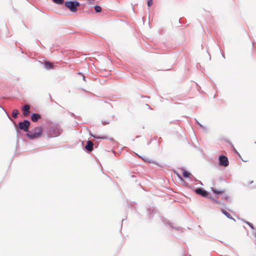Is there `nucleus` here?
Masks as SVG:
<instances>
[{
  "mask_svg": "<svg viewBox=\"0 0 256 256\" xmlns=\"http://www.w3.org/2000/svg\"><path fill=\"white\" fill-rule=\"evenodd\" d=\"M193 178V180L192 181L194 182H196L198 180L195 178L194 177V176H192V178Z\"/></svg>",
  "mask_w": 256,
  "mask_h": 256,
  "instance_id": "37",
  "label": "nucleus"
},
{
  "mask_svg": "<svg viewBox=\"0 0 256 256\" xmlns=\"http://www.w3.org/2000/svg\"><path fill=\"white\" fill-rule=\"evenodd\" d=\"M147 213L148 214V218L152 220L156 213V210L154 208H150L147 210Z\"/></svg>",
  "mask_w": 256,
  "mask_h": 256,
  "instance_id": "9",
  "label": "nucleus"
},
{
  "mask_svg": "<svg viewBox=\"0 0 256 256\" xmlns=\"http://www.w3.org/2000/svg\"><path fill=\"white\" fill-rule=\"evenodd\" d=\"M200 184L201 185H203L202 183L201 182H200Z\"/></svg>",
  "mask_w": 256,
  "mask_h": 256,
  "instance_id": "53",
  "label": "nucleus"
},
{
  "mask_svg": "<svg viewBox=\"0 0 256 256\" xmlns=\"http://www.w3.org/2000/svg\"><path fill=\"white\" fill-rule=\"evenodd\" d=\"M86 144H94L90 140H88Z\"/></svg>",
  "mask_w": 256,
  "mask_h": 256,
  "instance_id": "36",
  "label": "nucleus"
},
{
  "mask_svg": "<svg viewBox=\"0 0 256 256\" xmlns=\"http://www.w3.org/2000/svg\"><path fill=\"white\" fill-rule=\"evenodd\" d=\"M124 148V147H122V146H120V147H118V152H116L114 148H112L111 150L112 151V153L114 154V155H116L117 154H120L121 152V150H123Z\"/></svg>",
  "mask_w": 256,
  "mask_h": 256,
  "instance_id": "18",
  "label": "nucleus"
},
{
  "mask_svg": "<svg viewBox=\"0 0 256 256\" xmlns=\"http://www.w3.org/2000/svg\"><path fill=\"white\" fill-rule=\"evenodd\" d=\"M238 219L241 220L244 222H247L246 220H244V219H242V218H238Z\"/></svg>",
  "mask_w": 256,
  "mask_h": 256,
  "instance_id": "42",
  "label": "nucleus"
},
{
  "mask_svg": "<svg viewBox=\"0 0 256 256\" xmlns=\"http://www.w3.org/2000/svg\"><path fill=\"white\" fill-rule=\"evenodd\" d=\"M198 124L200 126V128H202L204 126L202 124H200V122Z\"/></svg>",
  "mask_w": 256,
  "mask_h": 256,
  "instance_id": "39",
  "label": "nucleus"
},
{
  "mask_svg": "<svg viewBox=\"0 0 256 256\" xmlns=\"http://www.w3.org/2000/svg\"><path fill=\"white\" fill-rule=\"evenodd\" d=\"M202 130L205 132H208V128L206 126H204L202 128H201Z\"/></svg>",
  "mask_w": 256,
  "mask_h": 256,
  "instance_id": "30",
  "label": "nucleus"
},
{
  "mask_svg": "<svg viewBox=\"0 0 256 256\" xmlns=\"http://www.w3.org/2000/svg\"><path fill=\"white\" fill-rule=\"evenodd\" d=\"M29 110L30 106L28 105H24L22 108V110L25 116H28L30 114Z\"/></svg>",
  "mask_w": 256,
  "mask_h": 256,
  "instance_id": "15",
  "label": "nucleus"
},
{
  "mask_svg": "<svg viewBox=\"0 0 256 256\" xmlns=\"http://www.w3.org/2000/svg\"><path fill=\"white\" fill-rule=\"evenodd\" d=\"M180 169L182 170V176L184 178H192V176H193L192 174L190 172L186 170L184 168L182 167Z\"/></svg>",
  "mask_w": 256,
  "mask_h": 256,
  "instance_id": "10",
  "label": "nucleus"
},
{
  "mask_svg": "<svg viewBox=\"0 0 256 256\" xmlns=\"http://www.w3.org/2000/svg\"><path fill=\"white\" fill-rule=\"evenodd\" d=\"M222 200H225L229 203L232 202V199L228 196H225L222 197Z\"/></svg>",
  "mask_w": 256,
  "mask_h": 256,
  "instance_id": "21",
  "label": "nucleus"
},
{
  "mask_svg": "<svg viewBox=\"0 0 256 256\" xmlns=\"http://www.w3.org/2000/svg\"><path fill=\"white\" fill-rule=\"evenodd\" d=\"M94 10L96 13L100 12L102 11V8L98 5H96L94 6Z\"/></svg>",
  "mask_w": 256,
  "mask_h": 256,
  "instance_id": "23",
  "label": "nucleus"
},
{
  "mask_svg": "<svg viewBox=\"0 0 256 256\" xmlns=\"http://www.w3.org/2000/svg\"><path fill=\"white\" fill-rule=\"evenodd\" d=\"M253 182H254V181H253V180H251V181H250V182H249L248 184H252Z\"/></svg>",
  "mask_w": 256,
  "mask_h": 256,
  "instance_id": "46",
  "label": "nucleus"
},
{
  "mask_svg": "<svg viewBox=\"0 0 256 256\" xmlns=\"http://www.w3.org/2000/svg\"><path fill=\"white\" fill-rule=\"evenodd\" d=\"M240 158L242 159V160H243V162H245L244 160H243V159L242 158Z\"/></svg>",
  "mask_w": 256,
  "mask_h": 256,
  "instance_id": "56",
  "label": "nucleus"
},
{
  "mask_svg": "<svg viewBox=\"0 0 256 256\" xmlns=\"http://www.w3.org/2000/svg\"><path fill=\"white\" fill-rule=\"evenodd\" d=\"M98 146V145H96V146H95V148H97V146Z\"/></svg>",
  "mask_w": 256,
  "mask_h": 256,
  "instance_id": "58",
  "label": "nucleus"
},
{
  "mask_svg": "<svg viewBox=\"0 0 256 256\" xmlns=\"http://www.w3.org/2000/svg\"><path fill=\"white\" fill-rule=\"evenodd\" d=\"M244 223H245L247 225H248V226H250V228L252 230H253V231H254V230H256V229H255V228H254V224H253L252 223H251V222H248V221H247V222H244Z\"/></svg>",
  "mask_w": 256,
  "mask_h": 256,
  "instance_id": "24",
  "label": "nucleus"
},
{
  "mask_svg": "<svg viewBox=\"0 0 256 256\" xmlns=\"http://www.w3.org/2000/svg\"><path fill=\"white\" fill-rule=\"evenodd\" d=\"M198 124L200 126V128H202L204 126L202 124H200V122Z\"/></svg>",
  "mask_w": 256,
  "mask_h": 256,
  "instance_id": "40",
  "label": "nucleus"
},
{
  "mask_svg": "<svg viewBox=\"0 0 256 256\" xmlns=\"http://www.w3.org/2000/svg\"><path fill=\"white\" fill-rule=\"evenodd\" d=\"M82 148L84 150L85 152H92L94 148V145H82Z\"/></svg>",
  "mask_w": 256,
  "mask_h": 256,
  "instance_id": "14",
  "label": "nucleus"
},
{
  "mask_svg": "<svg viewBox=\"0 0 256 256\" xmlns=\"http://www.w3.org/2000/svg\"><path fill=\"white\" fill-rule=\"evenodd\" d=\"M148 162H149V163L154 164H155L156 165L158 164V162H156L154 161V160H149Z\"/></svg>",
  "mask_w": 256,
  "mask_h": 256,
  "instance_id": "34",
  "label": "nucleus"
},
{
  "mask_svg": "<svg viewBox=\"0 0 256 256\" xmlns=\"http://www.w3.org/2000/svg\"><path fill=\"white\" fill-rule=\"evenodd\" d=\"M90 135H91V136L94 137V138H97V139H106V138H107L106 136H98L96 135H93L92 134H90Z\"/></svg>",
  "mask_w": 256,
  "mask_h": 256,
  "instance_id": "28",
  "label": "nucleus"
},
{
  "mask_svg": "<svg viewBox=\"0 0 256 256\" xmlns=\"http://www.w3.org/2000/svg\"><path fill=\"white\" fill-rule=\"evenodd\" d=\"M158 152H160V151H162V148H160V146H159V145H158Z\"/></svg>",
  "mask_w": 256,
  "mask_h": 256,
  "instance_id": "38",
  "label": "nucleus"
},
{
  "mask_svg": "<svg viewBox=\"0 0 256 256\" xmlns=\"http://www.w3.org/2000/svg\"><path fill=\"white\" fill-rule=\"evenodd\" d=\"M69 113L70 114V116L74 118H78V116H76L74 113L72 112H69Z\"/></svg>",
  "mask_w": 256,
  "mask_h": 256,
  "instance_id": "33",
  "label": "nucleus"
},
{
  "mask_svg": "<svg viewBox=\"0 0 256 256\" xmlns=\"http://www.w3.org/2000/svg\"><path fill=\"white\" fill-rule=\"evenodd\" d=\"M146 106H148L149 108H150V106L148 104H146Z\"/></svg>",
  "mask_w": 256,
  "mask_h": 256,
  "instance_id": "51",
  "label": "nucleus"
},
{
  "mask_svg": "<svg viewBox=\"0 0 256 256\" xmlns=\"http://www.w3.org/2000/svg\"><path fill=\"white\" fill-rule=\"evenodd\" d=\"M143 97H144V98H150L148 96H144Z\"/></svg>",
  "mask_w": 256,
  "mask_h": 256,
  "instance_id": "52",
  "label": "nucleus"
},
{
  "mask_svg": "<svg viewBox=\"0 0 256 256\" xmlns=\"http://www.w3.org/2000/svg\"><path fill=\"white\" fill-rule=\"evenodd\" d=\"M43 64L46 69H50L52 67L51 63L48 60H45Z\"/></svg>",
  "mask_w": 256,
  "mask_h": 256,
  "instance_id": "17",
  "label": "nucleus"
},
{
  "mask_svg": "<svg viewBox=\"0 0 256 256\" xmlns=\"http://www.w3.org/2000/svg\"><path fill=\"white\" fill-rule=\"evenodd\" d=\"M220 142H226L228 144H232L230 139L226 137H222L220 138Z\"/></svg>",
  "mask_w": 256,
  "mask_h": 256,
  "instance_id": "19",
  "label": "nucleus"
},
{
  "mask_svg": "<svg viewBox=\"0 0 256 256\" xmlns=\"http://www.w3.org/2000/svg\"><path fill=\"white\" fill-rule=\"evenodd\" d=\"M102 124L103 125H106V124H109V122H104V121H102Z\"/></svg>",
  "mask_w": 256,
  "mask_h": 256,
  "instance_id": "35",
  "label": "nucleus"
},
{
  "mask_svg": "<svg viewBox=\"0 0 256 256\" xmlns=\"http://www.w3.org/2000/svg\"><path fill=\"white\" fill-rule=\"evenodd\" d=\"M82 80H83L86 82V77L84 75H82Z\"/></svg>",
  "mask_w": 256,
  "mask_h": 256,
  "instance_id": "44",
  "label": "nucleus"
},
{
  "mask_svg": "<svg viewBox=\"0 0 256 256\" xmlns=\"http://www.w3.org/2000/svg\"><path fill=\"white\" fill-rule=\"evenodd\" d=\"M152 0H148L147 2V4L148 6H150L152 4Z\"/></svg>",
  "mask_w": 256,
  "mask_h": 256,
  "instance_id": "31",
  "label": "nucleus"
},
{
  "mask_svg": "<svg viewBox=\"0 0 256 256\" xmlns=\"http://www.w3.org/2000/svg\"><path fill=\"white\" fill-rule=\"evenodd\" d=\"M217 204L224 207L226 204L224 202H222L221 201H220L218 200L217 199L214 198V200Z\"/></svg>",
  "mask_w": 256,
  "mask_h": 256,
  "instance_id": "20",
  "label": "nucleus"
},
{
  "mask_svg": "<svg viewBox=\"0 0 256 256\" xmlns=\"http://www.w3.org/2000/svg\"><path fill=\"white\" fill-rule=\"evenodd\" d=\"M110 141H111V142H113L114 141V140L113 138H110Z\"/></svg>",
  "mask_w": 256,
  "mask_h": 256,
  "instance_id": "47",
  "label": "nucleus"
},
{
  "mask_svg": "<svg viewBox=\"0 0 256 256\" xmlns=\"http://www.w3.org/2000/svg\"><path fill=\"white\" fill-rule=\"evenodd\" d=\"M210 190L214 194H215L216 197H218L219 196L222 195L224 192L225 191L224 190H218L214 187H211Z\"/></svg>",
  "mask_w": 256,
  "mask_h": 256,
  "instance_id": "11",
  "label": "nucleus"
},
{
  "mask_svg": "<svg viewBox=\"0 0 256 256\" xmlns=\"http://www.w3.org/2000/svg\"><path fill=\"white\" fill-rule=\"evenodd\" d=\"M52 2L58 4H64V0H52Z\"/></svg>",
  "mask_w": 256,
  "mask_h": 256,
  "instance_id": "26",
  "label": "nucleus"
},
{
  "mask_svg": "<svg viewBox=\"0 0 256 256\" xmlns=\"http://www.w3.org/2000/svg\"><path fill=\"white\" fill-rule=\"evenodd\" d=\"M179 22L180 23V19L179 20Z\"/></svg>",
  "mask_w": 256,
  "mask_h": 256,
  "instance_id": "57",
  "label": "nucleus"
},
{
  "mask_svg": "<svg viewBox=\"0 0 256 256\" xmlns=\"http://www.w3.org/2000/svg\"><path fill=\"white\" fill-rule=\"evenodd\" d=\"M206 198H209V199H210L212 200H214V198L213 197V196L211 194L210 192V194H208V197H206Z\"/></svg>",
  "mask_w": 256,
  "mask_h": 256,
  "instance_id": "32",
  "label": "nucleus"
},
{
  "mask_svg": "<svg viewBox=\"0 0 256 256\" xmlns=\"http://www.w3.org/2000/svg\"><path fill=\"white\" fill-rule=\"evenodd\" d=\"M194 192L202 197L206 198L210 194V192L206 190L205 189L202 187L198 188L194 190Z\"/></svg>",
  "mask_w": 256,
  "mask_h": 256,
  "instance_id": "6",
  "label": "nucleus"
},
{
  "mask_svg": "<svg viewBox=\"0 0 256 256\" xmlns=\"http://www.w3.org/2000/svg\"><path fill=\"white\" fill-rule=\"evenodd\" d=\"M184 183V184L186 186H188V183L186 182L184 180V182H183Z\"/></svg>",
  "mask_w": 256,
  "mask_h": 256,
  "instance_id": "43",
  "label": "nucleus"
},
{
  "mask_svg": "<svg viewBox=\"0 0 256 256\" xmlns=\"http://www.w3.org/2000/svg\"><path fill=\"white\" fill-rule=\"evenodd\" d=\"M222 213L224 214L228 218L232 220L234 222H236V220L230 215V214L224 208L221 209Z\"/></svg>",
  "mask_w": 256,
  "mask_h": 256,
  "instance_id": "12",
  "label": "nucleus"
},
{
  "mask_svg": "<svg viewBox=\"0 0 256 256\" xmlns=\"http://www.w3.org/2000/svg\"><path fill=\"white\" fill-rule=\"evenodd\" d=\"M193 146H194V148H195V150H196L198 151L202 155H203V150H202V149L201 148H200V146H198L197 145H193Z\"/></svg>",
  "mask_w": 256,
  "mask_h": 256,
  "instance_id": "22",
  "label": "nucleus"
},
{
  "mask_svg": "<svg viewBox=\"0 0 256 256\" xmlns=\"http://www.w3.org/2000/svg\"><path fill=\"white\" fill-rule=\"evenodd\" d=\"M44 131V130L42 126H37L27 132L26 136L30 140L38 139L42 136Z\"/></svg>",
  "mask_w": 256,
  "mask_h": 256,
  "instance_id": "2",
  "label": "nucleus"
},
{
  "mask_svg": "<svg viewBox=\"0 0 256 256\" xmlns=\"http://www.w3.org/2000/svg\"><path fill=\"white\" fill-rule=\"evenodd\" d=\"M64 5L70 10V12H76L78 10V8L80 5V3L76 0H66L64 2Z\"/></svg>",
  "mask_w": 256,
  "mask_h": 256,
  "instance_id": "3",
  "label": "nucleus"
},
{
  "mask_svg": "<svg viewBox=\"0 0 256 256\" xmlns=\"http://www.w3.org/2000/svg\"><path fill=\"white\" fill-rule=\"evenodd\" d=\"M54 102V103H56L58 105V104L57 102Z\"/></svg>",
  "mask_w": 256,
  "mask_h": 256,
  "instance_id": "59",
  "label": "nucleus"
},
{
  "mask_svg": "<svg viewBox=\"0 0 256 256\" xmlns=\"http://www.w3.org/2000/svg\"><path fill=\"white\" fill-rule=\"evenodd\" d=\"M128 206L129 208H132L134 210L136 209V203L134 202L126 201Z\"/></svg>",
  "mask_w": 256,
  "mask_h": 256,
  "instance_id": "16",
  "label": "nucleus"
},
{
  "mask_svg": "<svg viewBox=\"0 0 256 256\" xmlns=\"http://www.w3.org/2000/svg\"><path fill=\"white\" fill-rule=\"evenodd\" d=\"M124 219H122V223H123V222H124Z\"/></svg>",
  "mask_w": 256,
  "mask_h": 256,
  "instance_id": "50",
  "label": "nucleus"
},
{
  "mask_svg": "<svg viewBox=\"0 0 256 256\" xmlns=\"http://www.w3.org/2000/svg\"><path fill=\"white\" fill-rule=\"evenodd\" d=\"M162 222L164 223V224H165V225L168 224L171 228H172L173 229H174L176 230H180V227L174 226V224L172 222H170L168 219L162 217Z\"/></svg>",
  "mask_w": 256,
  "mask_h": 256,
  "instance_id": "8",
  "label": "nucleus"
},
{
  "mask_svg": "<svg viewBox=\"0 0 256 256\" xmlns=\"http://www.w3.org/2000/svg\"><path fill=\"white\" fill-rule=\"evenodd\" d=\"M174 173L176 174L182 182H184V180L182 178V177L180 174L176 170H174Z\"/></svg>",
  "mask_w": 256,
  "mask_h": 256,
  "instance_id": "27",
  "label": "nucleus"
},
{
  "mask_svg": "<svg viewBox=\"0 0 256 256\" xmlns=\"http://www.w3.org/2000/svg\"><path fill=\"white\" fill-rule=\"evenodd\" d=\"M231 146H232V150L240 158H241V156H240V154L234 148V145H231Z\"/></svg>",
  "mask_w": 256,
  "mask_h": 256,
  "instance_id": "29",
  "label": "nucleus"
},
{
  "mask_svg": "<svg viewBox=\"0 0 256 256\" xmlns=\"http://www.w3.org/2000/svg\"><path fill=\"white\" fill-rule=\"evenodd\" d=\"M30 118L32 121L36 122L41 118V116L38 113H32L30 116Z\"/></svg>",
  "mask_w": 256,
  "mask_h": 256,
  "instance_id": "13",
  "label": "nucleus"
},
{
  "mask_svg": "<svg viewBox=\"0 0 256 256\" xmlns=\"http://www.w3.org/2000/svg\"><path fill=\"white\" fill-rule=\"evenodd\" d=\"M194 120L196 124H198L199 123V122L196 118H194Z\"/></svg>",
  "mask_w": 256,
  "mask_h": 256,
  "instance_id": "45",
  "label": "nucleus"
},
{
  "mask_svg": "<svg viewBox=\"0 0 256 256\" xmlns=\"http://www.w3.org/2000/svg\"><path fill=\"white\" fill-rule=\"evenodd\" d=\"M27 145H16V152L15 154H19L21 152H23L28 150L26 148Z\"/></svg>",
  "mask_w": 256,
  "mask_h": 256,
  "instance_id": "7",
  "label": "nucleus"
},
{
  "mask_svg": "<svg viewBox=\"0 0 256 256\" xmlns=\"http://www.w3.org/2000/svg\"><path fill=\"white\" fill-rule=\"evenodd\" d=\"M142 158L144 161H146V159H144V158Z\"/></svg>",
  "mask_w": 256,
  "mask_h": 256,
  "instance_id": "54",
  "label": "nucleus"
},
{
  "mask_svg": "<svg viewBox=\"0 0 256 256\" xmlns=\"http://www.w3.org/2000/svg\"><path fill=\"white\" fill-rule=\"evenodd\" d=\"M218 164L220 166L226 167L229 164V161L228 157L222 154H220L218 157Z\"/></svg>",
  "mask_w": 256,
  "mask_h": 256,
  "instance_id": "5",
  "label": "nucleus"
},
{
  "mask_svg": "<svg viewBox=\"0 0 256 256\" xmlns=\"http://www.w3.org/2000/svg\"><path fill=\"white\" fill-rule=\"evenodd\" d=\"M19 114L18 110H14L12 112V116L14 118H17V115Z\"/></svg>",
  "mask_w": 256,
  "mask_h": 256,
  "instance_id": "25",
  "label": "nucleus"
},
{
  "mask_svg": "<svg viewBox=\"0 0 256 256\" xmlns=\"http://www.w3.org/2000/svg\"><path fill=\"white\" fill-rule=\"evenodd\" d=\"M63 130L58 124H50L46 128V134L44 136L48 138H56L61 134Z\"/></svg>",
  "mask_w": 256,
  "mask_h": 256,
  "instance_id": "1",
  "label": "nucleus"
},
{
  "mask_svg": "<svg viewBox=\"0 0 256 256\" xmlns=\"http://www.w3.org/2000/svg\"><path fill=\"white\" fill-rule=\"evenodd\" d=\"M30 122L27 120H24L23 122H20L18 124V128L20 130H23L27 133L29 130Z\"/></svg>",
  "mask_w": 256,
  "mask_h": 256,
  "instance_id": "4",
  "label": "nucleus"
},
{
  "mask_svg": "<svg viewBox=\"0 0 256 256\" xmlns=\"http://www.w3.org/2000/svg\"><path fill=\"white\" fill-rule=\"evenodd\" d=\"M2 108L4 110V111L6 112V114L7 116H8V118L10 119V116L8 114V113L6 112V110H5Z\"/></svg>",
  "mask_w": 256,
  "mask_h": 256,
  "instance_id": "41",
  "label": "nucleus"
},
{
  "mask_svg": "<svg viewBox=\"0 0 256 256\" xmlns=\"http://www.w3.org/2000/svg\"><path fill=\"white\" fill-rule=\"evenodd\" d=\"M254 188H256V187H254Z\"/></svg>",
  "mask_w": 256,
  "mask_h": 256,
  "instance_id": "60",
  "label": "nucleus"
},
{
  "mask_svg": "<svg viewBox=\"0 0 256 256\" xmlns=\"http://www.w3.org/2000/svg\"><path fill=\"white\" fill-rule=\"evenodd\" d=\"M240 158L242 159V160H243V162H245L244 160H243V159L242 158Z\"/></svg>",
  "mask_w": 256,
  "mask_h": 256,
  "instance_id": "55",
  "label": "nucleus"
},
{
  "mask_svg": "<svg viewBox=\"0 0 256 256\" xmlns=\"http://www.w3.org/2000/svg\"><path fill=\"white\" fill-rule=\"evenodd\" d=\"M78 74H82V75H83L81 72H79L78 73Z\"/></svg>",
  "mask_w": 256,
  "mask_h": 256,
  "instance_id": "49",
  "label": "nucleus"
},
{
  "mask_svg": "<svg viewBox=\"0 0 256 256\" xmlns=\"http://www.w3.org/2000/svg\"><path fill=\"white\" fill-rule=\"evenodd\" d=\"M222 56L224 58H225V56H224V54H222Z\"/></svg>",
  "mask_w": 256,
  "mask_h": 256,
  "instance_id": "48",
  "label": "nucleus"
}]
</instances>
